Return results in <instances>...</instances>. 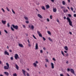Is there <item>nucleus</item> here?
Here are the masks:
<instances>
[{
    "instance_id": "de8ad7c7",
    "label": "nucleus",
    "mask_w": 76,
    "mask_h": 76,
    "mask_svg": "<svg viewBox=\"0 0 76 76\" xmlns=\"http://www.w3.org/2000/svg\"><path fill=\"white\" fill-rule=\"evenodd\" d=\"M9 51L10 52V53L12 52V50L10 49L9 50Z\"/></svg>"
},
{
    "instance_id": "a878e982",
    "label": "nucleus",
    "mask_w": 76,
    "mask_h": 76,
    "mask_svg": "<svg viewBox=\"0 0 76 76\" xmlns=\"http://www.w3.org/2000/svg\"><path fill=\"white\" fill-rule=\"evenodd\" d=\"M7 26L8 28H9V27H10V24H9V23H7Z\"/></svg>"
},
{
    "instance_id": "72a5a7b5",
    "label": "nucleus",
    "mask_w": 76,
    "mask_h": 76,
    "mask_svg": "<svg viewBox=\"0 0 76 76\" xmlns=\"http://www.w3.org/2000/svg\"><path fill=\"white\" fill-rule=\"evenodd\" d=\"M10 59L11 60H13V57H10Z\"/></svg>"
},
{
    "instance_id": "79ce46f5",
    "label": "nucleus",
    "mask_w": 76,
    "mask_h": 76,
    "mask_svg": "<svg viewBox=\"0 0 76 76\" xmlns=\"http://www.w3.org/2000/svg\"><path fill=\"white\" fill-rule=\"evenodd\" d=\"M23 28H26V26H25V25H23Z\"/></svg>"
},
{
    "instance_id": "e433bc0d",
    "label": "nucleus",
    "mask_w": 76,
    "mask_h": 76,
    "mask_svg": "<svg viewBox=\"0 0 76 76\" xmlns=\"http://www.w3.org/2000/svg\"><path fill=\"white\" fill-rule=\"evenodd\" d=\"M13 76H17V74L16 73H15L13 75Z\"/></svg>"
},
{
    "instance_id": "423d86ee",
    "label": "nucleus",
    "mask_w": 76,
    "mask_h": 76,
    "mask_svg": "<svg viewBox=\"0 0 76 76\" xmlns=\"http://www.w3.org/2000/svg\"><path fill=\"white\" fill-rule=\"evenodd\" d=\"M22 71L23 72V73L24 75V76H26V74H25V72H26V71H24V70L22 69Z\"/></svg>"
},
{
    "instance_id": "5fc2aeb1",
    "label": "nucleus",
    "mask_w": 76,
    "mask_h": 76,
    "mask_svg": "<svg viewBox=\"0 0 76 76\" xmlns=\"http://www.w3.org/2000/svg\"><path fill=\"white\" fill-rule=\"evenodd\" d=\"M57 22H59V20H58V19H57Z\"/></svg>"
},
{
    "instance_id": "13d9d810",
    "label": "nucleus",
    "mask_w": 76,
    "mask_h": 76,
    "mask_svg": "<svg viewBox=\"0 0 76 76\" xmlns=\"http://www.w3.org/2000/svg\"><path fill=\"white\" fill-rule=\"evenodd\" d=\"M28 27L30 28H31V25H28Z\"/></svg>"
},
{
    "instance_id": "c85d7f7f",
    "label": "nucleus",
    "mask_w": 76,
    "mask_h": 76,
    "mask_svg": "<svg viewBox=\"0 0 76 76\" xmlns=\"http://www.w3.org/2000/svg\"><path fill=\"white\" fill-rule=\"evenodd\" d=\"M61 53L62 54V55H63V56H64V53H63V51H61Z\"/></svg>"
},
{
    "instance_id": "5701e85b",
    "label": "nucleus",
    "mask_w": 76,
    "mask_h": 76,
    "mask_svg": "<svg viewBox=\"0 0 76 76\" xmlns=\"http://www.w3.org/2000/svg\"><path fill=\"white\" fill-rule=\"evenodd\" d=\"M24 18L26 20H28V17L26 16L24 17Z\"/></svg>"
},
{
    "instance_id": "37998d69",
    "label": "nucleus",
    "mask_w": 76,
    "mask_h": 76,
    "mask_svg": "<svg viewBox=\"0 0 76 76\" xmlns=\"http://www.w3.org/2000/svg\"><path fill=\"white\" fill-rule=\"evenodd\" d=\"M40 53H43L42 50H40Z\"/></svg>"
},
{
    "instance_id": "ddd939ff",
    "label": "nucleus",
    "mask_w": 76,
    "mask_h": 76,
    "mask_svg": "<svg viewBox=\"0 0 76 76\" xmlns=\"http://www.w3.org/2000/svg\"><path fill=\"white\" fill-rule=\"evenodd\" d=\"M64 49H65V50L66 51H67L68 50V47L67 46H65L64 47Z\"/></svg>"
},
{
    "instance_id": "ea45409f",
    "label": "nucleus",
    "mask_w": 76,
    "mask_h": 76,
    "mask_svg": "<svg viewBox=\"0 0 76 76\" xmlns=\"http://www.w3.org/2000/svg\"><path fill=\"white\" fill-rule=\"evenodd\" d=\"M71 9L72 11H73V8L72 7H71Z\"/></svg>"
},
{
    "instance_id": "f03ea898",
    "label": "nucleus",
    "mask_w": 76,
    "mask_h": 76,
    "mask_svg": "<svg viewBox=\"0 0 76 76\" xmlns=\"http://www.w3.org/2000/svg\"><path fill=\"white\" fill-rule=\"evenodd\" d=\"M67 72H71V73H72V74H75V71L73 69H70L69 68L67 69Z\"/></svg>"
},
{
    "instance_id": "4468645a",
    "label": "nucleus",
    "mask_w": 76,
    "mask_h": 76,
    "mask_svg": "<svg viewBox=\"0 0 76 76\" xmlns=\"http://www.w3.org/2000/svg\"><path fill=\"white\" fill-rule=\"evenodd\" d=\"M38 16L39 18H42V16L39 14H38Z\"/></svg>"
},
{
    "instance_id": "dca6fc26",
    "label": "nucleus",
    "mask_w": 76,
    "mask_h": 76,
    "mask_svg": "<svg viewBox=\"0 0 76 76\" xmlns=\"http://www.w3.org/2000/svg\"><path fill=\"white\" fill-rule=\"evenodd\" d=\"M41 8L43 10H45V7L44 6H42V7Z\"/></svg>"
},
{
    "instance_id": "7ed1b4c3",
    "label": "nucleus",
    "mask_w": 76,
    "mask_h": 76,
    "mask_svg": "<svg viewBox=\"0 0 76 76\" xmlns=\"http://www.w3.org/2000/svg\"><path fill=\"white\" fill-rule=\"evenodd\" d=\"M12 25L13 28L15 29H18V26L17 25L15 26V25L14 24H12Z\"/></svg>"
},
{
    "instance_id": "09e8293b",
    "label": "nucleus",
    "mask_w": 76,
    "mask_h": 76,
    "mask_svg": "<svg viewBox=\"0 0 76 76\" xmlns=\"http://www.w3.org/2000/svg\"><path fill=\"white\" fill-rule=\"evenodd\" d=\"M27 41L28 44H30V42H29V39H28Z\"/></svg>"
},
{
    "instance_id": "4be33fe9",
    "label": "nucleus",
    "mask_w": 76,
    "mask_h": 76,
    "mask_svg": "<svg viewBox=\"0 0 76 76\" xmlns=\"http://www.w3.org/2000/svg\"><path fill=\"white\" fill-rule=\"evenodd\" d=\"M33 65H34V66L35 67H36L37 65L36 63H34L33 64Z\"/></svg>"
},
{
    "instance_id": "58836bf2",
    "label": "nucleus",
    "mask_w": 76,
    "mask_h": 76,
    "mask_svg": "<svg viewBox=\"0 0 76 76\" xmlns=\"http://www.w3.org/2000/svg\"><path fill=\"white\" fill-rule=\"evenodd\" d=\"M68 16L69 17H72V15H71L70 14H68Z\"/></svg>"
},
{
    "instance_id": "603ef678",
    "label": "nucleus",
    "mask_w": 76,
    "mask_h": 76,
    "mask_svg": "<svg viewBox=\"0 0 76 76\" xmlns=\"http://www.w3.org/2000/svg\"><path fill=\"white\" fill-rule=\"evenodd\" d=\"M50 19H52V15H50Z\"/></svg>"
},
{
    "instance_id": "6e6552de",
    "label": "nucleus",
    "mask_w": 76,
    "mask_h": 76,
    "mask_svg": "<svg viewBox=\"0 0 76 76\" xmlns=\"http://www.w3.org/2000/svg\"><path fill=\"white\" fill-rule=\"evenodd\" d=\"M9 67H8L7 66H4V69H5V70H8V69H9Z\"/></svg>"
},
{
    "instance_id": "412c9836",
    "label": "nucleus",
    "mask_w": 76,
    "mask_h": 76,
    "mask_svg": "<svg viewBox=\"0 0 76 76\" xmlns=\"http://www.w3.org/2000/svg\"><path fill=\"white\" fill-rule=\"evenodd\" d=\"M37 32L38 35H39V34H41V32L40 31H37Z\"/></svg>"
},
{
    "instance_id": "c756f323",
    "label": "nucleus",
    "mask_w": 76,
    "mask_h": 76,
    "mask_svg": "<svg viewBox=\"0 0 76 76\" xmlns=\"http://www.w3.org/2000/svg\"><path fill=\"white\" fill-rule=\"evenodd\" d=\"M6 9L7 11H8V12H9V11H10V10H9V8H8V7H6Z\"/></svg>"
},
{
    "instance_id": "0eeeda50",
    "label": "nucleus",
    "mask_w": 76,
    "mask_h": 76,
    "mask_svg": "<svg viewBox=\"0 0 76 76\" xmlns=\"http://www.w3.org/2000/svg\"><path fill=\"white\" fill-rule=\"evenodd\" d=\"M52 69H54V64L53 63H51V64Z\"/></svg>"
},
{
    "instance_id": "20e7f679",
    "label": "nucleus",
    "mask_w": 76,
    "mask_h": 76,
    "mask_svg": "<svg viewBox=\"0 0 76 76\" xmlns=\"http://www.w3.org/2000/svg\"><path fill=\"white\" fill-rule=\"evenodd\" d=\"M15 59H16V60H17V59L19 58V56H18V55L17 54H15Z\"/></svg>"
},
{
    "instance_id": "e2e57ef3",
    "label": "nucleus",
    "mask_w": 76,
    "mask_h": 76,
    "mask_svg": "<svg viewBox=\"0 0 76 76\" xmlns=\"http://www.w3.org/2000/svg\"><path fill=\"white\" fill-rule=\"evenodd\" d=\"M64 53H67V51H66V50H65V51H64Z\"/></svg>"
},
{
    "instance_id": "8fccbe9b",
    "label": "nucleus",
    "mask_w": 76,
    "mask_h": 76,
    "mask_svg": "<svg viewBox=\"0 0 76 76\" xmlns=\"http://www.w3.org/2000/svg\"><path fill=\"white\" fill-rule=\"evenodd\" d=\"M28 46H29V47H31V44H30V43H29L28 44Z\"/></svg>"
},
{
    "instance_id": "f8f14e48",
    "label": "nucleus",
    "mask_w": 76,
    "mask_h": 76,
    "mask_svg": "<svg viewBox=\"0 0 76 76\" xmlns=\"http://www.w3.org/2000/svg\"><path fill=\"white\" fill-rule=\"evenodd\" d=\"M4 73L6 75H7V76H9V74L7 72H4Z\"/></svg>"
},
{
    "instance_id": "4d7b16f0",
    "label": "nucleus",
    "mask_w": 76,
    "mask_h": 76,
    "mask_svg": "<svg viewBox=\"0 0 76 76\" xmlns=\"http://www.w3.org/2000/svg\"><path fill=\"white\" fill-rule=\"evenodd\" d=\"M74 17H76V14H74Z\"/></svg>"
},
{
    "instance_id": "393cba45",
    "label": "nucleus",
    "mask_w": 76,
    "mask_h": 76,
    "mask_svg": "<svg viewBox=\"0 0 76 76\" xmlns=\"http://www.w3.org/2000/svg\"><path fill=\"white\" fill-rule=\"evenodd\" d=\"M6 64L7 66L8 67H9V64L8 63H6Z\"/></svg>"
},
{
    "instance_id": "f704fd0d",
    "label": "nucleus",
    "mask_w": 76,
    "mask_h": 76,
    "mask_svg": "<svg viewBox=\"0 0 76 76\" xmlns=\"http://www.w3.org/2000/svg\"><path fill=\"white\" fill-rule=\"evenodd\" d=\"M48 34H49V35H51V32L50 31H48Z\"/></svg>"
},
{
    "instance_id": "7c9ffc66",
    "label": "nucleus",
    "mask_w": 76,
    "mask_h": 76,
    "mask_svg": "<svg viewBox=\"0 0 76 76\" xmlns=\"http://www.w3.org/2000/svg\"><path fill=\"white\" fill-rule=\"evenodd\" d=\"M11 30H12V31H14V29H13V28H12V27H11Z\"/></svg>"
},
{
    "instance_id": "338daca9",
    "label": "nucleus",
    "mask_w": 76,
    "mask_h": 76,
    "mask_svg": "<svg viewBox=\"0 0 76 76\" xmlns=\"http://www.w3.org/2000/svg\"><path fill=\"white\" fill-rule=\"evenodd\" d=\"M66 75H67V76H70V75H69V74L68 73H67Z\"/></svg>"
},
{
    "instance_id": "cd10ccee",
    "label": "nucleus",
    "mask_w": 76,
    "mask_h": 76,
    "mask_svg": "<svg viewBox=\"0 0 76 76\" xmlns=\"http://www.w3.org/2000/svg\"><path fill=\"white\" fill-rule=\"evenodd\" d=\"M33 37L34 38V39H37V38L35 37V36H34V34H33Z\"/></svg>"
},
{
    "instance_id": "f257e3e1",
    "label": "nucleus",
    "mask_w": 76,
    "mask_h": 76,
    "mask_svg": "<svg viewBox=\"0 0 76 76\" xmlns=\"http://www.w3.org/2000/svg\"><path fill=\"white\" fill-rule=\"evenodd\" d=\"M66 19L69 22V25L70 26H72V27H73V26L72 25V22L71 21V20H70V18L69 17H67L66 18Z\"/></svg>"
},
{
    "instance_id": "1a4fd4ad",
    "label": "nucleus",
    "mask_w": 76,
    "mask_h": 76,
    "mask_svg": "<svg viewBox=\"0 0 76 76\" xmlns=\"http://www.w3.org/2000/svg\"><path fill=\"white\" fill-rule=\"evenodd\" d=\"M35 50H37L38 48V43H36L35 46Z\"/></svg>"
},
{
    "instance_id": "2f4dec72",
    "label": "nucleus",
    "mask_w": 76,
    "mask_h": 76,
    "mask_svg": "<svg viewBox=\"0 0 76 76\" xmlns=\"http://www.w3.org/2000/svg\"><path fill=\"white\" fill-rule=\"evenodd\" d=\"M62 4L64 5L65 4V2L64 1H62Z\"/></svg>"
},
{
    "instance_id": "6e6d98bb",
    "label": "nucleus",
    "mask_w": 76,
    "mask_h": 76,
    "mask_svg": "<svg viewBox=\"0 0 76 76\" xmlns=\"http://www.w3.org/2000/svg\"><path fill=\"white\" fill-rule=\"evenodd\" d=\"M46 62H48V60L47 59H46Z\"/></svg>"
},
{
    "instance_id": "052dcab7",
    "label": "nucleus",
    "mask_w": 76,
    "mask_h": 76,
    "mask_svg": "<svg viewBox=\"0 0 76 76\" xmlns=\"http://www.w3.org/2000/svg\"><path fill=\"white\" fill-rule=\"evenodd\" d=\"M61 9H63V8H64V7L61 6Z\"/></svg>"
},
{
    "instance_id": "b1692460",
    "label": "nucleus",
    "mask_w": 76,
    "mask_h": 76,
    "mask_svg": "<svg viewBox=\"0 0 76 76\" xmlns=\"http://www.w3.org/2000/svg\"><path fill=\"white\" fill-rule=\"evenodd\" d=\"M12 12L13 13H14V14H15V12L14 10H13V9H12Z\"/></svg>"
},
{
    "instance_id": "9d476101",
    "label": "nucleus",
    "mask_w": 76,
    "mask_h": 76,
    "mask_svg": "<svg viewBox=\"0 0 76 76\" xmlns=\"http://www.w3.org/2000/svg\"><path fill=\"white\" fill-rule=\"evenodd\" d=\"M15 66L16 69L18 70H19V67L18 66V65L15 64Z\"/></svg>"
},
{
    "instance_id": "49530a36",
    "label": "nucleus",
    "mask_w": 76,
    "mask_h": 76,
    "mask_svg": "<svg viewBox=\"0 0 76 76\" xmlns=\"http://www.w3.org/2000/svg\"><path fill=\"white\" fill-rule=\"evenodd\" d=\"M1 10H2V11H3V12H5V11H4V9H3V8H2Z\"/></svg>"
},
{
    "instance_id": "f3484780",
    "label": "nucleus",
    "mask_w": 76,
    "mask_h": 76,
    "mask_svg": "<svg viewBox=\"0 0 76 76\" xmlns=\"http://www.w3.org/2000/svg\"><path fill=\"white\" fill-rule=\"evenodd\" d=\"M53 10L54 12H56V11H57V9H56V8H54L53 9Z\"/></svg>"
},
{
    "instance_id": "3c124183",
    "label": "nucleus",
    "mask_w": 76,
    "mask_h": 76,
    "mask_svg": "<svg viewBox=\"0 0 76 76\" xmlns=\"http://www.w3.org/2000/svg\"><path fill=\"white\" fill-rule=\"evenodd\" d=\"M63 11L64 13H66V11L65 10H64Z\"/></svg>"
},
{
    "instance_id": "473e14b6",
    "label": "nucleus",
    "mask_w": 76,
    "mask_h": 76,
    "mask_svg": "<svg viewBox=\"0 0 76 76\" xmlns=\"http://www.w3.org/2000/svg\"><path fill=\"white\" fill-rule=\"evenodd\" d=\"M39 36L40 37H42V34H41V33H40V34H39Z\"/></svg>"
},
{
    "instance_id": "c03bdc74",
    "label": "nucleus",
    "mask_w": 76,
    "mask_h": 76,
    "mask_svg": "<svg viewBox=\"0 0 76 76\" xmlns=\"http://www.w3.org/2000/svg\"><path fill=\"white\" fill-rule=\"evenodd\" d=\"M47 20L48 22H50V20H49V19L47 18Z\"/></svg>"
},
{
    "instance_id": "aec40b11",
    "label": "nucleus",
    "mask_w": 76,
    "mask_h": 76,
    "mask_svg": "<svg viewBox=\"0 0 76 76\" xmlns=\"http://www.w3.org/2000/svg\"><path fill=\"white\" fill-rule=\"evenodd\" d=\"M31 29H34V26H31Z\"/></svg>"
},
{
    "instance_id": "9b49d317",
    "label": "nucleus",
    "mask_w": 76,
    "mask_h": 76,
    "mask_svg": "<svg viewBox=\"0 0 76 76\" xmlns=\"http://www.w3.org/2000/svg\"><path fill=\"white\" fill-rule=\"evenodd\" d=\"M2 23H3L4 25H5L6 23V21H3V20H2Z\"/></svg>"
},
{
    "instance_id": "69168bd1",
    "label": "nucleus",
    "mask_w": 76,
    "mask_h": 76,
    "mask_svg": "<svg viewBox=\"0 0 76 76\" xmlns=\"http://www.w3.org/2000/svg\"><path fill=\"white\" fill-rule=\"evenodd\" d=\"M2 63V62H1V61H0V64H1Z\"/></svg>"
},
{
    "instance_id": "39448f33",
    "label": "nucleus",
    "mask_w": 76,
    "mask_h": 76,
    "mask_svg": "<svg viewBox=\"0 0 76 76\" xmlns=\"http://www.w3.org/2000/svg\"><path fill=\"white\" fill-rule=\"evenodd\" d=\"M4 55H7V56H9V53L7 51H5L4 52Z\"/></svg>"
},
{
    "instance_id": "864d4df0",
    "label": "nucleus",
    "mask_w": 76,
    "mask_h": 76,
    "mask_svg": "<svg viewBox=\"0 0 76 76\" xmlns=\"http://www.w3.org/2000/svg\"><path fill=\"white\" fill-rule=\"evenodd\" d=\"M35 63H36V64H38V62L37 61H35Z\"/></svg>"
},
{
    "instance_id": "0e129e2a",
    "label": "nucleus",
    "mask_w": 76,
    "mask_h": 76,
    "mask_svg": "<svg viewBox=\"0 0 76 76\" xmlns=\"http://www.w3.org/2000/svg\"><path fill=\"white\" fill-rule=\"evenodd\" d=\"M60 76H63V74H61L60 75Z\"/></svg>"
},
{
    "instance_id": "a211bd4d",
    "label": "nucleus",
    "mask_w": 76,
    "mask_h": 76,
    "mask_svg": "<svg viewBox=\"0 0 76 76\" xmlns=\"http://www.w3.org/2000/svg\"><path fill=\"white\" fill-rule=\"evenodd\" d=\"M19 46L20 47H23V45L22 44H19Z\"/></svg>"
},
{
    "instance_id": "2eb2a0df",
    "label": "nucleus",
    "mask_w": 76,
    "mask_h": 76,
    "mask_svg": "<svg viewBox=\"0 0 76 76\" xmlns=\"http://www.w3.org/2000/svg\"><path fill=\"white\" fill-rule=\"evenodd\" d=\"M46 9H48V8H50V6H49V5L48 4L46 5Z\"/></svg>"
},
{
    "instance_id": "774afa93",
    "label": "nucleus",
    "mask_w": 76,
    "mask_h": 76,
    "mask_svg": "<svg viewBox=\"0 0 76 76\" xmlns=\"http://www.w3.org/2000/svg\"><path fill=\"white\" fill-rule=\"evenodd\" d=\"M66 56H69V54L68 53H67L66 54Z\"/></svg>"
},
{
    "instance_id": "a18cd8bd",
    "label": "nucleus",
    "mask_w": 76,
    "mask_h": 76,
    "mask_svg": "<svg viewBox=\"0 0 76 76\" xmlns=\"http://www.w3.org/2000/svg\"><path fill=\"white\" fill-rule=\"evenodd\" d=\"M53 60L54 61H56V59H55V58H53Z\"/></svg>"
},
{
    "instance_id": "bb28decb",
    "label": "nucleus",
    "mask_w": 76,
    "mask_h": 76,
    "mask_svg": "<svg viewBox=\"0 0 76 76\" xmlns=\"http://www.w3.org/2000/svg\"><path fill=\"white\" fill-rule=\"evenodd\" d=\"M4 32H5V33H6V34L8 33V32H7V31H6V30H4Z\"/></svg>"
},
{
    "instance_id": "c9c22d12",
    "label": "nucleus",
    "mask_w": 76,
    "mask_h": 76,
    "mask_svg": "<svg viewBox=\"0 0 76 76\" xmlns=\"http://www.w3.org/2000/svg\"><path fill=\"white\" fill-rule=\"evenodd\" d=\"M42 38L43 39V41H45V40H46L45 38L44 37H43Z\"/></svg>"
},
{
    "instance_id": "a19ab883",
    "label": "nucleus",
    "mask_w": 76,
    "mask_h": 76,
    "mask_svg": "<svg viewBox=\"0 0 76 76\" xmlns=\"http://www.w3.org/2000/svg\"><path fill=\"white\" fill-rule=\"evenodd\" d=\"M26 23H29V21H26Z\"/></svg>"
},
{
    "instance_id": "6ab92c4d",
    "label": "nucleus",
    "mask_w": 76,
    "mask_h": 76,
    "mask_svg": "<svg viewBox=\"0 0 76 76\" xmlns=\"http://www.w3.org/2000/svg\"><path fill=\"white\" fill-rule=\"evenodd\" d=\"M48 39L49 41H53V39L50 38V37L48 38Z\"/></svg>"
},
{
    "instance_id": "4c0bfd02",
    "label": "nucleus",
    "mask_w": 76,
    "mask_h": 76,
    "mask_svg": "<svg viewBox=\"0 0 76 76\" xmlns=\"http://www.w3.org/2000/svg\"><path fill=\"white\" fill-rule=\"evenodd\" d=\"M27 76H30V75H29V73H27Z\"/></svg>"
},
{
    "instance_id": "bf43d9fd",
    "label": "nucleus",
    "mask_w": 76,
    "mask_h": 76,
    "mask_svg": "<svg viewBox=\"0 0 76 76\" xmlns=\"http://www.w3.org/2000/svg\"><path fill=\"white\" fill-rule=\"evenodd\" d=\"M69 33L70 34V35H72V32H69Z\"/></svg>"
},
{
    "instance_id": "680f3d73",
    "label": "nucleus",
    "mask_w": 76,
    "mask_h": 76,
    "mask_svg": "<svg viewBox=\"0 0 76 76\" xmlns=\"http://www.w3.org/2000/svg\"><path fill=\"white\" fill-rule=\"evenodd\" d=\"M66 64H69V61H67L66 62Z\"/></svg>"
}]
</instances>
